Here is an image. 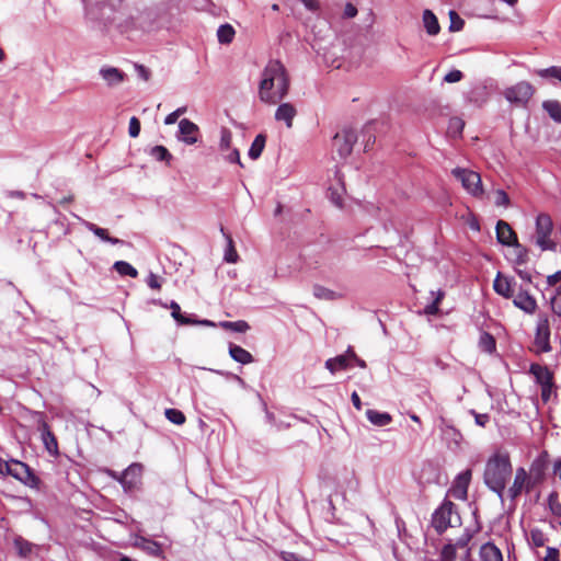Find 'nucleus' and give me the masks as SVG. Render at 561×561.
<instances>
[{"label":"nucleus","instance_id":"1","mask_svg":"<svg viewBox=\"0 0 561 561\" xmlns=\"http://www.w3.org/2000/svg\"><path fill=\"white\" fill-rule=\"evenodd\" d=\"M289 76L279 60H270L262 72L259 84V98L263 103L276 104L284 100L289 91Z\"/></svg>","mask_w":561,"mask_h":561},{"label":"nucleus","instance_id":"2","mask_svg":"<svg viewBox=\"0 0 561 561\" xmlns=\"http://www.w3.org/2000/svg\"><path fill=\"white\" fill-rule=\"evenodd\" d=\"M512 474L513 466L508 451L497 450L486 459L483 471V483L490 491L499 496L502 504L504 503L505 489Z\"/></svg>","mask_w":561,"mask_h":561},{"label":"nucleus","instance_id":"3","mask_svg":"<svg viewBox=\"0 0 561 561\" xmlns=\"http://www.w3.org/2000/svg\"><path fill=\"white\" fill-rule=\"evenodd\" d=\"M431 525L437 535H443L449 527H459L461 525V517L456 504L447 497L444 499L440 505L433 512Z\"/></svg>","mask_w":561,"mask_h":561},{"label":"nucleus","instance_id":"4","mask_svg":"<svg viewBox=\"0 0 561 561\" xmlns=\"http://www.w3.org/2000/svg\"><path fill=\"white\" fill-rule=\"evenodd\" d=\"M536 244L541 251H556L557 243L550 239L553 230V221L549 214L540 213L536 217Z\"/></svg>","mask_w":561,"mask_h":561},{"label":"nucleus","instance_id":"5","mask_svg":"<svg viewBox=\"0 0 561 561\" xmlns=\"http://www.w3.org/2000/svg\"><path fill=\"white\" fill-rule=\"evenodd\" d=\"M535 93L534 85L528 81H519L503 91V96L517 107H526Z\"/></svg>","mask_w":561,"mask_h":561},{"label":"nucleus","instance_id":"6","mask_svg":"<svg viewBox=\"0 0 561 561\" xmlns=\"http://www.w3.org/2000/svg\"><path fill=\"white\" fill-rule=\"evenodd\" d=\"M451 174L461 182L462 187L472 196L481 197L483 195L482 181L478 172L457 167L451 171Z\"/></svg>","mask_w":561,"mask_h":561},{"label":"nucleus","instance_id":"7","mask_svg":"<svg viewBox=\"0 0 561 561\" xmlns=\"http://www.w3.org/2000/svg\"><path fill=\"white\" fill-rule=\"evenodd\" d=\"M357 141V134L353 128H344L333 137V147L341 159H346L353 151Z\"/></svg>","mask_w":561,"mask_h":561},{"label":"nucleus","instance_id":"8","mask_svg":"<svg viewBox=\"0 0 561 561\" xmlns=\"http://www.w3.org/2000/svg\"><path fill=\"white\" fill-rule=\"evenodd\" d=\"M471 477H472L471 469H466V470L459 472L456 476V478L453 482V485L448 492L451 493V495L455 499L465 501L468 496V489H469V484L471 481Z\"/></svg>","mask_w":561,"mask_h":561},{"label":"nucleus","instance_id":"9","mask_svg":"<svg viewBox=\"0 0 561 561\" xmlns=\"http://www.w3.org/2000/svg\"><path fill=\"white\" fill-rule=\"evenodd\" d=\"M142 469L144 466L141 463L134 462L119 473V477L123 480L121 481V485L124 491L129 492L136 488L140 480Z\"/></svg>","mask_w":561,"mask_h":561},{"label":"nucleus","instance_id":"10","mask_svg":"<svg viewBox=\"0 0 561 561\" xmlns=\"http://www.w3.org/2000/svg\"><path fill=\"white\" fill-rule=\"evenodd\" d=\"M12 463L23 470V474H14L15 480L31 489L39 490L42 480L27 463L18 459H12Z\"/></svg>","mask_w":561,"mask_h":561},{"label":"nucleus","instance_id":"11","mask_svg":"<svg viewBox=\"0 0 561 561\" xmlns=\"http://www.w3.org/2000/svg\"><path fill=\"white\" fill-rule=\"evenodd\" d=\"M535 344L539 347V352L548 353L551 351L550 328L547 317L540 318L537 323Z\"/></svg>","mask_w":561,"mask_h":561},{"label":"nucleus","instance_id":"12","mask_svg":"<svg viewBox=\"0 0 561 561\" xmlns=\"http://www.w3.org/2000/svg\"><path fill=\"white\" fill-rule=\"evenodd\" d=\"M549 467V454L547 450H542L531 462L529 473L535 482L542 483L546 480V472Z\"/></svg>","mask_w":561,"mask_h":561},{"label":"nucleus","instance_id":"13","mask_svg":"<svg viewBox=\"0 0 561 561\" xmlns=\"http://www.w3.org/2000/svg\"><path fill=\"white\" fill-rule=\"evenodd\" d=\"M199 134L198 126L190 121L188 118H183L179 123V133L178 139L183 141L186 145H194L197 142Z\"/></svg>","mask_w":561,"mask_h":561},{"label":"nucleus","instance_id":"14","mask_svg":"<svg viewBox=\"0 0 561 561\" xmlns=\"http://www.w3.org/2000/svg\"><path fill=\"white\" fill-rule=\"evenodd\" d=\"M527 482V471L524 467H518L515 472L513 484L508 488L507 495L512 501L511 510L516 507L515 500L523 493Z\"/></svg>","mask_w":561,"mask_h":561},{"label":"nucleus","instance_id":"15","mask_svg":"<svg viewBox=\"0 0 561 561\" xmlns=\"http://www.w3.org/2000/svg\"><path fill=\"white\" fill-rule=\"evenodd\" d=\"M513 304L516 308L528 314L535 313L537 309V301L535 297L531 296L528 290L524 289L523 287H520L517 295L514 296Z\"/></svg>","mask_w":561,"mask_h":561},{"label":"nucleus","instance_id":"16","mask_svg":"<svg viewBox=\"0 0 561 561\" xmlns=\"http://www.w3.org/2000/svg\"><path fill=\"white\" fill-rule=\"evenodd\" d=\"M496 240L500 244L511 247L517 239L516 232L510 224L500 219L495 226Z\"/></svg>","mask_w":561,"mask_h":561},{"label":"nucleus","instance_id":"17","mask_svg":"<svg viewBox=\"0 0 561 561\" xmlns=\"http://www.w3.org/2000/svg\"><path fill=\"white\" fill-rule=\"evenodd\" d=\"M515 280L514 278H510V277H504L502 275L501 272L497 273L494 282H493V289L494 291L506 298V299H510V298H513L514 297V288L513 286L515 285Z\"/></svg>","mask_w":561,"mask_h":561},{"label":"nucleus","instance_id":"18","mask_svg":"<svg viewBox=\"0 0 561 561\" xmlns=\"http://www.w3.org/2000/svg\"><path fill=\"white\" fill-rule=\"evenodd\" d=\"M465 99L476 107H481L489 100L488 88L483 84H476L465 94Z\"/></svg>","mask_w":561,"mask_h":561},{"label":"nucleus","instance_id":"19","mask_svg":"<svg viewBox=\"0 0 561 561\" xmlns=\"http://www.w3.org/2000/svg\"><path fill=\"white\" fill-rule=\"evenodd\" d=\"M134 547L139 548L142 551H145L147 554L157 557V558L161 557L163 553L162 547L158 541H154L152 539H149V538H146L142 536L136 537V539L134 541Z\"/></svg>","mask_w":561,"mask_h":561},{"label":"nucleus","instance_id":"20","mask_svg":"<svg viewBox=\"0 0 561 561\" xmlns=\"http://www.w3.org/2000/svg\"><path fill=\"white\" fill-rule=\"evenodd\" d=\"M38 430H39V431H41V433H42V439H43V443H44V445H45L46 450H47L50 455H58V443H57V438H56L55 434L50 431V427H49V425L47 424V422L43 421V422L39 424Z\"/></svg>","mask_w":561,"mask_h":561},{"label":"nucleus","instance_id":"21","mask_svg":"<svg viewBox=\"0 0 561 561\" xmlns=\"http://www.w3.org/2000/svg\"><path fill=\"white\" fill-rule=\"evenodd\" d=\"M480 561H503L501 549L492 541H488L480 547Z\"/></svg>","mask_w":561,"mask_h":561},{"label":"nucleus","instance_id":"22","mask_svg":"<svg viewBox=\"0 0 561 561\" xmlns=\"http://www.w3.org/2000/svg\"><path fill=\"white\" fill-rule=\"evenodd\" d=\"M529 374L535 377L536 382L541 387L545 382H553V373L547 367L537 363H531L529 366Z\"/></svg>","mask_w":561,"mask_h":561},{"label":"nucleus","instance_id":"23","mask_svg":"<svg viewBox=\"0 0 561 561\" xmlns=\"http://www.w3.org/2000/svg\"><path fill=\"white\" fill-rule=\"evenodd\" d=\"M296 114L297 111L291 103H282L278 105L275 112V119L278 122H284L286 127L290 128L293 126V121Z\"/></svg>","mask_w":561,"mask_h":561},{"label":"nucleus","instance_id":"24","mask_svg":"<svg viewBox=\"0 0 561 561\" xmlns=\"http://www.w3.org/2000/svg\"><path fill=\"white\" fill-rule=\"evenodd\" d=\"M229 356L237 363H240L242 365L251 364L254 362L253 355L241 347L240 345L229 343L228 347Z\"/></svg>","mask_w":561,"mask_h":561},{"label":"nucleus","instance_id":"25","mask_svg":"<svg viewBox=\"0 0 561 561\" xmlns=\"http://www.w3.org/2000/svg\"><path fill=\"white\" fill-rule=\"evenodd\" d=\"M84 227L89 231H91L95 237L100 238L104 242L111 243L113 245L122 244L123 243V240H121L118 238H115V237H111L106 229L101 228V227H99L98 225H95L93 222L84 221Z\"/></svg>","mask_w":561,"mask_h":561},{"label":"nucleus","instance_id":"26","mask_svg":"<svg viewBox=\"0 0 561 561\" xmlns=\"http://www.w3.org/2000/svg\"><path fill=\"white\" fill-rule=\"evenodd\" d=\"M365 414L368 421L375 426L381 427L392 422V416L388 412L368 409Z\"/></svg>","mask_w":561,"mask_h":561},{"label":"nucleus","instance_id":"27","mask_svg":"<svg viewBox=\"0 0 561 561\" xmlns=\"http://www.w3.org/2000/svg\"><path fill=\"white\" fill-rule=\"evenodd\" d=\"M422 19H423V24L426 30V33L428 35L435 36L439 33L440 25H439L438 19L436 18V15L433 13L432 10L425 9L423 11Z\"/></svg>","mask_w":561,"mask_h":561},{"label":"nucleus","instance_id":"28","mask_svg":"<svg viewBox=\"0 0 561 561\" xmlns=\"http://www.w3.org/2000/svg\"><path fill=\"white\" fill-rule=\"evenodd\" d=\"M101 77L110 84L115 85L124 80L125 73L118 68L103 67L100 69Z\"/></svg>","mask_w":561,"mask_h":561},{"label":"nucleus","instance_id":"29","mask_svg":"<svg viewBox=\"0 0 561 561\" xmlns=\"http://www.w3.org/2000/svg\"><path fill=\"white\" fill-rule=\"evenodd\" d=\"M13 546L16 550V553L21 558H27L33 553L35 543L24 539L22 536H15L13 539Z\"/></svg>","mask_w":561,"mask_h":561},{"label":"nucleus","instance_id":"30","mask_svg":"<svg viewBox=\"0 0 561 561\" xmlns=\"http://www.w3.org/2000/svg\"><path fill=\"white\" fill-rule=\"evenodd\" d=\"M324 365L331 374H335L339 370H346L350 367L348 358L345 354L327 359Z\"/></svg>","mask_w":561,"mask_h":561},{"label":"nucleus","instance_id":"31","mask_svg":"<svg viewBox=\"0 0 561 561\" xmlns=\"http://www.w3.org/2000/svg\"><path fill=\"white\" fill-rule=\"evenodd\" d=\"M542 108L553 122L561 124V103L559 101L546 100L542 102Z\"/></svg>","mask_w":561,"mask_h":561},{"label":"nucleus","instance_id":"32","mask_svg":"<svg viewBox=\"0 0 561 561\" xmlns=\"http://www.w3.org/2000/svg\"><path fill=\"white\" fill-rule=\"evenodd\" d=\"M265 144L266 136L264 134L256 135L248 151L249 158L252 160L259 159L264 150Z\"/></svg>","mask_w":561,"mask_h":561},{"label":"nucleus","instance_id":"33","mask_svg":"<svg viewBox=\"0 0 561 561\" xmlns=\"http://www.w3.org/2000/svg\"><path fill=\"white\" fill-rule=\"evenodd\" d=\"M362 137L364 141V151H369L376 141L375 124L369 122L364 125L362 129Z\"/></svg>","mask_w":561,"mask_h":561},{"label":"nucleus","instance_id":"34","mask_svg":"<svg viewBox=\"0 0 561 561\" xmlns=\"http://www.w3.org/2000/svg\"><path fill=\"white\" fill-rule=\"evenodd\" d=\"M478 346L480 351L492 354L496 350L495 337L491 333L483 331L480 334Z\"/></svg>","mask_w":561,"mask_h":561},{"label":"nucleus","instance_id":"35","mask_svg":"<svg viewBox=\"0 0 561 561\" xmlns=\"http://www.w3.org/2000/svg\"><path fill=\"white\" fill-rule=\"evenodd\" d=\"M312 291L316 298L328 301H333L342 297L341 294L319 284L313 285Z\"/></svg>","mask_w":561,"mask_h":561},{"label":"nucleus","instance_id":"36","mask_svg":"<svg viewBox=\"0 0 561 561\" xmlns=\"http://www.w3.org/2000/svg\"><path fill=\"white\" fill-rule=\"evenodd\" d=\"M234 28L232 25L225 23L217 30V38L220 44H230L234 38Z\"/></svg>","mask_w":561,"mask_h":561},{"label":"nucleus","instance_id":"37","mask_svg":"<svg viewBox=\"0 0 561 561\" xmlns=\"http://www.w3.org/2000/svg\"><path fill=\"white\" fill-rule=\"evenodd\" d=\"M149 153L157 161L165 162L167 164H170L171 160L173 159L168 148L162 145L152 147Z\"/></svg>","mask_w":561,"mask_h":561},{"label":"nucleus","instance_id":"38","mask_svg":"<svg viewBox=\"0 0 561 561\" xmlns=\"http://www.w3.org/2000/svg\"><path fill=\"white\" fill-rule=\"evenodd\" d=\"M113 268L121 276H129L131 278H136L138 276V271L126 261H116L113 265Z\"/></svg>","mask_w":561,"mask_h":561},{"label":"nucleus","instance_id":"39","mask_svg":"<svg viewBox=\"0 0 561 561\" xmlns=\"http://www.w3.org/2000/svg\"><path fill=\"white\" fill-rule=\"evenodd\" d=\"M219 327H221L225 330L238 333H245L250 329L249 323L244 320L221 321L219 322Z\"/></svg>","mask_w":561,"mask_h":561},{"label":"nucleus","instance_id":"40","mask_svg":"<svg viewBox=\"0 0 561 561\" xmlns=\"http://www.w3.org/2000/svg\"><path fill=\"white\" fill-rule=\"evenodd\" d=\"M221 232L224 233V236L226 237L227 239V249L225 251V261L228 262V263H236L239 259V255L237 253V250L233 245V241L230 237V234L226 233L225 230H224V227L220 228Z\"/></svg>","mask_w":561,"mask_h":561},{"label":"nucleus","instance_id":"41","mask_svg":"<svg viewBox=\"0 0 561 561\" xmlns=\"http://www.w3.org/2000/svg\"><path fill=\"white\" fill-rule=\"evenodd\" d=\"M164 415L169 422H171L175 425H182L186 421L184 413L179 409H174V408L165 409Z\"/></svg>","mask_w":561,"mask_h":561},{"label":"nucleus","instance_id":"42","mask_svg":"<svg viewBox=\"0 0 561 561\" xmlns=\"http://www.w3.org/2000/svg\"><path fill=\"white\" fill-rule=\"evenodd\" d=\"M515 249L516 257L514 259L515 265L526 264L528 261V249L522 245L518 240L512 245Z\"/></svg>","mask_w":561,"mask_h":561},{"label":"nucleus","instance_id":"43","mask_svg":"<svg viewBox=\"0 0 561 561\" xmlns=\"http://www.w3.org/2000/svg\"><path fill=\"white\" fill-rule=\"evenodd\" d=\"M457 557V547L453 542L446 543L439 554V561H455Z\"/></svg>","mask_w":561,"mask_h":561},{"label":"nucleus","instance_id":"44","mask_svg":"<svg viewBox=\"0 0 561 561\" xmlns=\"http://www.w3.org/2000/svg\"><path fill=\"white\" fill-rule=\"evenodd\" d=\"M548 507L554 516L561 517V503L559 502V494L557 491H552L548 495Z\"/></svg>","mask_w":561,"mask_h":561},{"label":"nucleus","instance_id":"45","mask_svg":"<svg viewBox=\"0 0 561 561\" xmlns=\"http://www.w3.org/2000/svg\"><path fill=\"white\" fill-rule=\"evenodd\" d=\"M449 20H450V24H449L450 32H459L463 28L465 21L462 18H460V15L456 11H454V10L449 11Z\"/></svg>","mask_w":561,"mask_h":561},{"label":"nucleus","instance_id":"46","mask_svg":"<svg viewBox=\"0 0 561 561\" xmlns=\"http://www.w3.org/2000/svg\"><path fill=\"white\" fill-rule=\"evenodd\" d=\"M541 78H553L561 82V67L551 66L545 69H540L537 72Z\"/></svg>","mask_w":561,"mask_h":561},{"label":"nucleus","instance_id":"47","mask_svg":"<svg viewBox=\"0 0 561 561\" xmlns=\"http://www.w3.org/2000/svg\"><path fill=\"white\" fill-rule=\"evenodd\" d=\"M478 531H476L474 529L471 530L469 528H466L463 530V533L461 534V536L457 539L456 541V547L457 548H465L469 545V542L471 541V539L473 538V536L477 534Z\"/></svg>","mask_w":561,"mask_h":561},{"label":"nucleus","instance_id":"48","mask_svg":"<svg viewBox=\"0 0 561 561\" xmlns=\"http://www.w3.org/2000/svg\"><path fill=\"white\" fill-rule=\"evenodd\" d=\"M530 538H531L533 545L538 548L543 547L546 543V540H547L545 537V534L539 528L531 529Z\"/></svg>","mask_w":561,"mask_h":561},{"label":"nucleus","instance_id":"49","mask_svg":"<svg viewBox=\"0 0 561 561\" xmlns=\"http://www.w3.org/2000/svg\"><path fill=\"white\" fill-rule=\"evenodd\" d=\"M232 134L228 128L221 129L220 144L219 147L221 150H227L231 146Z\"/></svg>","mask_w":561,"mask_h":561},{"label":"nucleus","instance_id":"50","mask_svg":"<svg viewBox=\"0 0 561 561\" xmlns=\"http://www.w3.org/2000/svg\"><path fill=\"white\" fill-rule=\"evenodd\" d=\"M140 129H141L140 121L136 116H133L129 119V126H128V134H129V136L131 138L138 137L139 134H140Z\"/></svg>","mask_w":561,"mask_h":561},{"label":"nucleus","instance_id":"51","mask_svg":"<svg viewBox=\"0 0 561 561\" xmlns=\"http://www.w3.org/2000/svg\"><path fill=\"white\" fill-rule=\"evenodd\" d=\"M494 204L496 206H508L510 205V196H508V194L504 190L499 188L495 192Z\"/></svg>","mask_w":561,"mask_h":561},{"label":"nucleus","instance_id":"52","mask_svg":"<svg viewBox=\"0 0 561 561\" xmlns=\"http://www.w3.org/2000/svg\"><path fill=\"white\" fill-rule=\"evenodd\" d=\"M158 304L163 307H169L171 309V316L175 320V322L180 321L183 312L181 311V307L176 301L171 300L169 306L163 305L160 300L158 301Z\"/></svg>","mask_w":561,"mask_h":561},{"label":"nucleus","instance_id":"53","mask_svg":"<svg viewBox=\"0 0 561 561\" xmlns=\"http://www.w3.org/2000/svg\"><path fill=\"white\" fill-rule=\"evenodd\" d=\"M463 73L462 71L458 69H453L449 72H447L444 77V81L447 83H456L462 80Z\"/></svg>","mask_w":561,"mask_h":561},{"label":"nucleus","instance_id":"54","mask_svg":"<svg viewBox=\"0 0 561 561\" xmlns=\"http://www.w3.org/2000/svg\"><path fill=\"white\" fill-rule=\"evenodd\" d=\"M198 319L193 313H184L182 314L180 321L176 323L179 325H197Z\"/></svg>","mask_w":561,"mask_h":561},{"label":"nucleus","instance_id":"55","mask_svg":"<svg viewBox=\"0 0 561 561\" xmlns=\"http://www.w3.org/2000/svg\"><path fill=\"white\" fill-rule=\"evenodd\" d=\"M553 387H554V381L551 383L545 382V385L540 387L541 388V400L543 403H547L550 400Z\"/></svg>","mask_w":561,"mask_h":561},{"label":"nucleus","instance_id":"56","mask_svg":"<svg viewBox=\"0 0 561 561\" xmlns=\"http://www.w3.org/2000/svg\"><path fill=\"white\" fill-rule=\"evenodd\" d=\"M471 413L474 415V422L479 426L484 427L490 422V415L486 413L480 414L474 410H471Z\"/></svg>","mask_w":561,"mask_h":561},{"label":"nucleus","instance_id":"57","mask_svg":"<svg viewBox=\"0 0 561 561\" xmlns=\"http://www.w3.org/2000/svg\"><path fill=\"white\" fill-rule=\"evenodd\" d=\"M560 551L556 547H548L547 554L543 558V561H560Z\"/></svg>","mask_w":561,"mask_h":561},{"label":"nucleus","instance_id":"58","mask_svg":"<svg viewBox=\"0 0 561 561\" xmlns=\"http://www.w3.org/2000/svg\"><path fill=\"white\" fill-rule=\"evenodd\" d=\"M135 68L139 78H141L145 81H148L150 79L151 71L149 70V68H147L144 65H136Z\"/></svg>","mask_w":561,"mask_h":561},{"label":"nucleus","instance_id":"59","mask_svg":"<svg viewBox=\"0 0 561 561\" xmlns=\"http://www.w3.org/2000/svg\"><path fill=\"white\" fill-rule=\"evenodd\" d=\"M147 285L152 288V289H160L161 288V283L159 282V277L153 274V273H150L147 277Z\"/></svg>","mask_w":561,"mask_h":561},{"label":"nucleus","instance_id":"60","mask_svg":"<svg viewBox=\"0 0 561 561\" xmlns=\"http://www.w3.org/2000/svg\"><path fill=\"white\" fill-rule=\"evenodd\" d=\"M423 312H424V314H427V316L438 314L439 306L437 305V301H432L431 304L426 305Z\"/></svg>","mask_w":561,"mask_h":561},{"label":"nucleus","instance_id":"61","mask_svg":"<svg viewBox=\"0 0 561 561\" xmlns=\"http://www.w3.org/2000/svg\"><path fill=\"white\" fill-rule=\"evenodd\" d=\"M226 159L230 163H238L240 167H243L241 159H240V152L237 148L232 149Z\"/></svg>","mask_w":561,"mask_h":561},{"label":"nucleus","instance_id":"62","mask_svg":"<svg viewBox=\"0 0 561 561\" xmlns=\"http://www.w3.org/2000/svg\"><path fill=\"white\" fill-rule=\"evenodd\" d=\"M357 8L352 3H346L344 8V16L347 19L355 18L357 15Z\"/></svg>","mask_w":561,"mask_h":561},{"label":"nucleus","instance_id":"63","mask_svg":"<svg viewBox=\"0 0 561 561\" xmlns=\"http://www.w3.org/2000/svg\"><path fill=\"white\" fill-rule=\"evenodd\" d=\"M560 280H561V270L547 276L548 287H552V286L557 285Z\"/></svg>","mask_w":561,"mask_h":561},{"label":"nucleus","instance_id":"64","mask_svg":"<svg viewBox=\"0 0 561 561\" xmlns=\"http://www.w3.org/2000/svg\"><path fill=\"white\" fill-rule=\"evenodd\" d=\"M11 472V459L4 460L0 457V474L7 476V473Z\"/></svg>","mask_w":561,"mask_h":561}]
</instances>
